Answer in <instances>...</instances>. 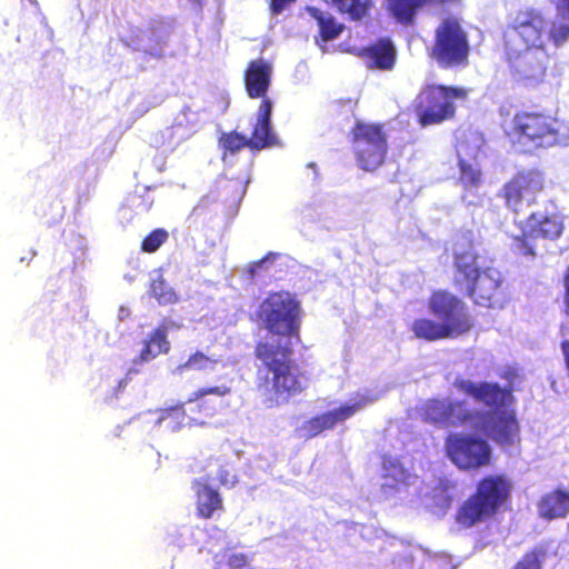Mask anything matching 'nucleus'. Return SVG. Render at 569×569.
Masks as SVG:
<instances>
[{"instance_id":"14","label":"nucleus","mask_w":569,"mask_h":569,"mask_svg":"<svg viewBox=\"0 0 569 569\" xmlns=\"http://www.w3.org/2000/svg\"><path fill=\"white\" fill-rule=\"evenodd\" d=\"M546 179L542 171L531 168L520 170L512 176L501 188L499 197L505 206L513 213H520L525 207L537 202V198L543 192Z\"/></svg>"},{"instance_id":"19","label":"nucleus","mask_w":569,"mask_h":569,"mask_svg":"<svg viewBox=\"0 0 569 569\" xmlns=\"http://www.w3.org/2000/svg\"><path fill=\"white\" fill-rule=\"evenodd\" d=\"M272 109L273 103L271 99H264L260 102L256 123L248 138L250 150H262L279 144L277 134L272 131L271 127Z\"/></svg>"},{"instance_id":"30","label":"nucleus","mask_w":569,"mask_h":569,"mask_svg":"<svg viewBox=\"0 0 569 569\" xmlns=\"http://www.w3.org/2000/svg\"><path fill=\"white\" fill-rule=\"evenodd\" d=\"M218 362V358L208 356L201 350H196L194 352L189 355L184 362L180 363L177 367V370L180 373H183L186 371H210L214 369Z\"/></svg>"},{"instance_id":"24","label":"nucleus","mask_w":569,"mask_h":569,"mask_svg":"<svg viewBox=\"0 0 569 569\" xmlns=\"http://www.w3.org/2000/svg\"><path fill=\"white\" fill-rule=\"evenodd\" d=\"M538 513L545 520L566 518L569 515V491L557 488L538 501Z\"/></svg>"},{"instance_id":"23","label":"nucleus","mask_w":569,"mask_h":569,"mask_svg":"<svg viewBox=\"0 0 569 569\" xmlns=\"http://www.w3.org/2000/svg\"><path fill=\"white\" fill-rule=\"evenodd\" d=\"M196 498V515L200 519H211L224 510L221 493L208 482L196 479L192 481Z\"/></svg>"},{"instance_id":"38","label":"nucleus","mask_w":569,"mask_h":569,"mask_svg":"<svg viewBox=\"0 0 569 569\" xmlns=\"http://www.w3.org/2000/svg\"><path fill=\"white\" fill-rule=\"evenodd\" d=\"M562 281H563V287H565V291H563V296H562L563 312L567 317H569V266L567 267V269L565 271Z\"/></svg>"},{"instance_id":"5","label":"nucleus","mask_w":569,"mask_h":569,"mask_svg":"<svg viewBox=\"0 0 569 569\" xmlns=\"http://www.w3.org/2000/svg\"><path fill=\"white\" fill-rule=\"evenodd\" d=\"M428 310L439 321L418 318L411 325L415 337L426 341L457 338L468 333L475 326L465 301L446 290H433L428 298Z\"/></svg>"},{"instance_id":"25","label":"nucleus","mask_w":569,"mask_h":569,"mask_svg":"<svg viewBox=\"0 0 569 569\" xmlns=\"http://www.w3.org/2000/svg\"><path fill=\"white\" fill-rule=\"evenodd\" d=\"M170 347L168 328L162 323L152 330L147 339L143 340V346L134 359V363L150 362L158 356L168 353Z\"/></svg>"},{"instance_id":"20","label":"nucleus","mask_w":569,"mask_h":569,"mask_svg":"<svg viewBox=\"0 0 569 569\" xmlns=\"http://www.w3.org/2000/svg\"><path fill=\"white\" fill-rule=\"evenodd\" d=\"M361 408L360 402L341 405L339 408L315 416L302 423L307 438H313L326 430L333 429L339 422L351 418Z\"/></svg>"},{"instance_id":"26","label":"nucleus","mask_w":569,"mask_h":569,"mask_svg":"<svg viewBox=\"0 0 569 569\" xmlns=\"http://www.w3.org/2000/svg\"><path fill=\"white\" fill-rule=\"evenodd\" d=\"M308 12L317 21L319 37L323 42L332 41L343 32L345 24L339 22L331 13L323 12L315 7L308 8Z\"/></svg>"},{"instance_id":"31","label":"nucleus","mask_w":569,"mask_h":569,"mask_svg":"<svg viewBox=\"0 0 569 569\" xmlns=\"http://www.w3.org/2000/svg\"><path fill=\"white\" fill-rule=\"evenodd\" d=\"M219 148L222 150L223 154H234L243 148L250 149V143L244 134L237 131H230L223 132L219 137Z\"/></svg>"},{"instance_id":"34","label":"nucleus","mask_w":569,"mask_h":569,"mask_svg":"<svg viewBox=\"0 0 569 569\" xmlns=\"http://www.w3.org/2000/svg\"><path fill=\"white\" fill-rule=\"evenodd\" d=\"M545 556L542 549H532L526 552L511 569H541V560Z\"/></svg>"},{"instance_id":"13","label":"nucleus","mask_w":569,"mask_h":569,"mask_svg":"<svg viewBox=\"0 0 569 569\" xmlns=\"http://www.w3.org/2000/svg\"><path fill=\"white\" fill-rule=\"evenodd\" d=\"M445 448L447 457L459 470L477 471L491 465L490 445L473 435H450Z\"/></svg>"},{"instance_id":"7","label":"nucleus","mask_w":569,"mask_h":569,"mask_svg":"<svg viewBox=\"0 0 569 569\" xmlns=\"http://www.w3.org/2000/svg\"><path fill=\"white\" fill-rule=\"evenodd\" d=\"M302 315L301 302L295 293L287 290L269 292L256 311V318L262 328L278 337L276 341L280 342H300Z\"/></svg>"},{"instance_id":"6","label":"nucleus","mask_w":569,"mask_h":569,"mask_svg":"<svg viewBox=\"0 0 569 569\" xmlns=\"http://www.w3.org/2000/svg\"><path fill=\"white\" fill-rule=\"evenodd\" d=\"M231 393L224 383L200 387L192 391L184 401L159 410L158 423H166L173 431L184 427H202L206 419L214 417L221 408V401Z\"/></svg>"},{"instance_id":"29","label":"nucleus","mask_w":569,"mask_h":569,"mask_svg":"<svg viewBox=\"0 0 569 569\" xmlns=\"http://www.w3.org/2000/svg\"><path fill=\"white\" fill-rule=\"evenodd\" d=\"M149 295L154 298L159 305L167 306L179 302L178 293L166 282L161 273L150 281Z\"/></svg>"},{"instance_id":"2","label":"nucleus","mask_w":569,"mask_h":569,"mask_svg":"<svg viewBox=\"0 0 569 569\" xmlns=\"http://www.w3.org/2000/svg\"><path fill=\"white\" fill-rule=\"evenodd\" d=\"M253 355L266 370L262 376L261 370L257 372L259 389L272 390L283 401L307 390L310 379L292 358V342L260 340L254 346Z\"/></svg>"},{"instance_id":"21","label":"nucleus","mask_w":569,"mask_h":569,"mask_svg":"<svg viewBox=\"0 0 569 569\" xmlns=\"http://www.w3.org/2000/svg\"><path fill=\"white\" fill-rule=\"evenodd\" d=\"M519 431V422L512 410L496 413L486 428L487 436L500 447H510L518 442Z\"/></svg>"},{"instance_id":"16","label":"nucleus","mask_w":569,"mask_h":569,"mask_svg":"<svg viewBox=\"0 0 569 569\" xmlns=\"http://www.w3.org/2000/svg\"><path fill=\"white\" fill-rule=\"evenodd\" d=\"M453 386L458 391L471 397L496 413L503 411L515 402L512 386L501 388L497 382H473L465 378H457Z\"/></svg>"},{"instance_id":"3","label":"nucleus","mask_w":569,"mask_h":569,"mask_svg":"<svg viewBox=\"0 0 569 569\" xmlns=\"http://www.w3.org/2000/svg\"><path fill=\"white\" fill-rule=\"evenodd\" d=\"M509 144L521 152L548 149L569 141V123L540 110L521 109L502 123Z\"/></svg>"},{"instance_id":"4","label":"nucleus","mask_w":569,"mask_h":569,"mask_svg":"<svg viewBox=\"0 0 569 569\" xmlns=\"http://www.w3.org/2000/svg\"><path fill=\"white\" fill-rule=\"evenodd\" d=\"M513 483L506 473H489L481 477L473 492L456 509L455 525L460 530H469L493 519L509 509Z\"/></svg>"},{"instance_id":"40","label":"nucleus","mask_w":569,"mask_h":569,"mask_svg":"<svg viewBox=\"0 0 569 569\" xmlns=\"http://www.w3.org/2000/svg\"><path fill=\"white\" fill-rule=\"evenodd\" d=\"M500 377L508 380L509 386H512V381L518 377V372L516 369H507Z\"/></svg>"},{"instance_id":"17","label":"nucleus","mask_w":569,"mask_h":569,"mask_svg":"<svg viewBox=\"0 0 569 569\" xmlns=\"http://www.w3.org/2000/svg\"><path fill=\"white\" fill-rule=\"evenodd\" d=\"M480 254L470 239L458 240L452 246V264L455 270L453 286L458 291L472 281L480 272L482 267L479 262Z\"/></svg>"},{"instance_id":"18","label":"nucleus","mask_w":569,"mask_h":569,"mask_svg":"<svg viewBox=\"0 0 569 569\" xmlns=\"http://www.w3.org/2000/svg\"><path fill=\"white\" fill-rule=\"evenodd\" d=\"M272 66L263 58L248 62L243 72L244 89L251 99H269L267 93L271 86Z\"/></svg>"},{"instance_id":"1","label":"nucleus","mask_w":569,"mask_h":569,"mask_svg":"<svg viewBox=\"0 0 569 569\" xmlns=\"http://www.w3.org/2000/svg\"><path fill=\"white\" fill-rule=\"evenodd\" d=\"M559 48L569 40V23H548L542 12L533 8L518 10L503 33L505 59L516 82L527 88L542 84L552 67L545 39Z\"/></svg>"},{"instance_id":"28","label":"nucleus","mask_w":569,"mask_h":569,"mask_svg":"<svg viewBox=\"0 0 569 569\" xmlns=\"http://www.w3.org/2000/svg\"><path fill=\"white\" fill-rule=\"evenodd\" d=\"M383 477L389 480L385 483L386 487L400 490L401 488L408 487L410 485L411 475L401 466L399 461L393 459H386L383 461Z\"/></svg>"},{"instance_id":"37","label":"nucleus","mask_w":569,"mask_h":569,"mask_svg":"<svg viewBox=\"0 0 569 569\" xmlns=\"http://www.w3.org/2000/svg\"><path fill=\"white\" fill-rule=\"evenodd\" d=\"M217 479L222 486L232 487L237 479L234 476H232L227 468H220L217 475Z\"/></svg>"},{"instance_id":"36","label":"nucleus","mask_w":569,"mask_h":569,"mask_svg":"<svg viewBox=\"0 0 569 569\" xmlns=\"http://www.w3.org/2000/svg\"><path fill=\"white\" fill-rule=\"evenodd\" d=\"M278 253H274V252H268L262 259L258 260V261H254L250 264V267L248 268V273L250 276L251 279L254 278L258 269L262 268V266L269 261V260H274L277 258Z\"/></svg>"},{"instance_id":"27","label":"nucleus","mask_w":569,"mask_h":569,"mask_svg":"<svg viewBox=\"0 0 569 569\" xmlns=\"http://www.w3.org/2000/svg\"><path fill=\"white\" fill-rule=\"evenodd\" d=\"M327 4L337 9L341 14H347L350 20L360 21L369 16L373 7L372 0H323Z\"/></svg>"},{"instance_id":"11","label":"nucleus","mask_w":569,"mask_h":569,"mask_svg":"<svg viewBox=\"0 0 569 569\" xmlns=\"http://www.w3.org/2000/svg\"><path fill=\"white\" fill-rule=\"evenodd\" d=\"M565 231L563 217L559 211H533L525 220L519 234L511 236V250L517 256L538 257L537 240L557 241Z\"/></svg>"},{"instance_id":"10","label":"nucleus","mask_w":569,"mask_h":569,"mask_svg":"<svg viewBox=\"0 0 569 569\" xmlns=\"http://www.w3.org/2000/svg\"><path fill=\"white\" fill-rule=\"evenodd\" d=\"M467 94L461 87L425 84L412 101V111L421 127L440 124L455 118V101L466 99Z\"/></svg>"},{"instance_id":"9","label":"nucleus","mask_w":569,"mask_h":569,"mask_svg":"<svg viewBox=\"0 0 569 569\" xmlns=\"http://www.w3.org/2000/svg\"><path fill=\"white\" fill-rule=\"evenodd\" d=\"M349 139L359 169L376 172L386 163L389 140L383 123L358 120L349 132Z\"/></svg>"},{"instance_id":"15","label":"nucleus","mask_w":569,"mask_h":569,"mask_svg":"<svg viewBox=\"0 0 569 569\" xmlns=\"http://www.w3.org/2000/svg\"><path fill=\"white\" fill-rule=\"evenodd\" d=\"M475 306L493 309L501 308L508 300L507 286L500 270L483 267L472 281L462 290Z\"/></svg>"},{"instance_id":"39","label":"nucleus","mask_w":569,"mask_h":569,"mask_svg":"<svg viewBox=\"0 0 569 569\" xmlns=\"http://www.w3.org/2000/svg\"><path fill=\"white\" fill-rule=\"evenodd\" d=\"M296 0H269V8L273 14L281 13L287 6L295 2Z\"/></svg>"},{"instance_id":"42","label":"nucleus","mask_w":569,"mask_h":569,"mask_svg":"<svg viewBox=\"0 0 569 569\" xmlns=\"http://www.w3.org/2000/svg\"><path fill=\"white\" fill-rule=\"evenodd\" d=\"M181 124L180 123H176L171 127V129H176V128H179Z\"/></svg>"},{"instance_id":"32","label":"nucleus","mask_w":569,"mask_h":569,"mask_svg":"<svg viewBox=\"0 0 569 569\" xmlns=\"http://www.w3.org/2000/svg\"><path fill=\"white\" fill-rule=\"evenodd\" d=\"M169 238V233L163 228H157L148 233L141 241V251L147 253L156 252Z\"/></svg>"},{"instance_id":"41","label":"nucleus","mask_w":569,"mask_h":569,"mask_svg":"<svg viewBox=\"0 0 569 569\" xmlns=\"http://www.w3.org/2000/svg\"><path fill=\"white\" fill-rule=\"evenodd\" d=\"M558 10L561 14L569 17V0H559Z\"/></svg>"},{"instance_id":"8","label":"nucleus","mask_w":569,"mask_h":569,"mask_svg":"<svg viewBox=\"0 0 569 569\" xmlns=\"http://www.w3.org/2000/svg\"><path fill=\"white\" fill-rule=\"evenodd\" d=\"M470 43L468 32L456 16H447L435 29L429 57L440 69H459L469 63Z\"/></svg>"},{"instance_id":"35","label":"nucleus","mask_w":569,"mask_h":569,"mask_svg":"<svg viewBox=\"0 0 569 569\" xmlns=\"http://www.w3.org/2000/svg\"><path fill=\"white\" fill-rule=\"evenodd\" d=\"M248 565V558L243 553H232L228 557L227 566L230 569H243Z\"/></svg>"},{"instance_id":"22","label":"nucleus","mask_w":569,"mask_h":569,"mask_svg":"<svg viewBox=\"0 0 569 569\" xmlns=\"http://www.w3.org/2000/svg\"><path fill=\"white\" fill-rule=\"evenodd\" d=\"M359 56L365 59L367 67L373 70L390 71L397 61V50L388 37L379 38L373 43L362 48Z\"/></svg>"},{"instance_id":"33","label":"nucleus","mask_w":569,"mask_h":569,"mask_svg":"<svg viewBox=\"0 0 569 569\" xmlns=\"http://www.w3.org/2000/svg\"><path fill=\"white\" fill-rule=\"evenodd\" d=\"M460 166V181L467 187H478L481 183V171L477 166L466 162L465 160L459 161Z\"/></svg>"},{"instance_id":"12","label":"nucleus","mask_w":569,"mask_h":569,"mask_svg":"<svg viewBox=\"0 0 569 569\" xmlns=\"http://www.w3.org/2000/svg\"><path fill=\"white\" fill-rule=\"evenodd\" d=\"M419 419L436 428H457L472 423L485 413L467 407L463 400L429 398L416 409Z\"/></svg>"}]
</instances>
